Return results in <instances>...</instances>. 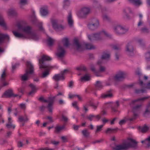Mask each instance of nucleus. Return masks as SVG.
Returning a JSON list of instances; mask_svg holds the SVG:
<instances>
[{
    "mask_svg": "<svg viewBox=\"0 0 150 150\" xmlns=\"http://www.w3.org/2000/svg\"><path fill=\"white\" fill-rule=\"evenodd\" d=\"M139 129L140 131L144 133L147 131L148 130L149 127L146 125H145L142 127H139Z\"/></svg>",
    "mask_w": 150,
    "mask_h": 150,
    "instance_id": "31",
    "label": "nucleus"
},
{
    "mask_svg": "<svg viewBox=\"0 0 150 150\" xmlns=\"http://www.w3.org/2000/svg\"><path fill=\"white\" fill-rule=\"evenodd\" d=\"M145 91V90L143 89L141 90H136L135 91V92L136 93H144Z\"/></svg>",
    "mask_w": 150,
    "mask_h": 150,
    "instance_id": "57",
    "label": "nucleus"
},
{
    "mask_svg": "<svg viewBox=\"0 0 150 150\" xmlns=\"http://www.w3.org/2000/svg\"><path fill=\"white\" fill-rule=\"evenodd\" d=\"M63 21V20L58 19H52L51 20L52 27L57 32L63 30L65 28L64 26L60 24Z\"/></svg>",
    "mask_w": 150,
    "mask_h": 150,
    "instance_id": "9",
    "label": "nucleus"
},
{
    "mask_svg": "<svg viewBox=\"0 0 150 150\" xmlns=\"http://www.w3.org/2000/svg\"><path fill=\"white\" fill-rule=\"evenodd\" d=\"M147 98V97H144L141 98H138L137 100H133L132 101V103L134 104L135 103L138 102V101H142L144 100L145 99H146Z\"/></svg>",
    "mask_w": 150,
    "mask_h": 150,
    "instance_id": "40",
    "label": "nucleus"
},
{
    "mask_svg": "<svg viewBox=\"0 0 150 150\" xmlns=\"http://www.w3.org/2000/svg\"><path fill=\"white\" fill-rule=\"evenodd\" d=\"M9 37L8 35L0 33V45L4 42V39L7 40L9 41ZM4 49L0 47V54L4 52Z\"/></svg>",
    "mask_w": 150,
    "mask_h": 150,
    "instance_id": "12",
    "label": "nucleus"
},
{
    "mask_svg": "<svg viewBox=\"0 0 150 150\" xmlns=\"http://www.w3.org/2000/svg\"><path fill=\"white\" fill-rule=\"evenodd\" d=\"M145 57L147 61L150 62V52L146 53L145 54Z\"/></svg>",
    "mask_w": 150,
    "mask_h": 150,
    "instance_id": "43",
    "label": "nucleus"
},
{
    "mask_svg": "<svg viewBox=\"0 0 150 150\" xmlns=\"http://www.w3.org/2000/svg\"><path fill=\"white\" fill-rule=\"evenodd\" d=\"M20 108L23 110H25L26 108V105L24 103H21L18 105Z\"/></svg>",
    "mask_w": 150,
    "mask_h": 150,
    "instance_id": "47",
    "label": "nucleus"
},
{
    "mask_svg": "<svg viewBox=\"0 0 150 150\" xmlns=\"http://www.w3.org/2000/svg\"><path fill=\"white\" fill-rule=\"evenodd\" d=\"M117 128H108L105 131V133L107 134H111L115 132L116 131Z\"/></svg>",
    "mask_w": 150,
    "mask_h": 150,
    "instance_id": "33",
    "label": "nucleus"
},
{
    "mask_svg": "<svg viewBox=\"0 0 150 150\" xmlns=\"http://www.w3.org/2000/svg\"><path fill=\"white\" fill-rule=\"evenodd\" d=\"M65 128L64 125L60 126L59 125L57 126L55 128V132L57 133H59Z\"/></svg>",
    "mask_w": 150,
    "mask_h": 150,
    "instance_id": "29",
    "label": "nucleus"
},
{
    "mask_svg": "<svg viewBox=\"0 0 150 150\" xmlns=\"http://www.w3.org/2000/svg\"><path fill=\"white\" fill-rule=\"evenodd\" d=\"M130 2L136 5H139L142 3L140 0H128Z\"/></svg>",
    "mask_w": 150,
    "mask_h": 150,
    "instance_id": "34",
    "label": "nucleus"
},
{
    "mask_svg": "<svg viewBox=\"0 0 150 150\" xmlns=\"http://www.w3.org/2000/svg\"><path fill=\"white\" fill-rule=\"evenodd\" d=\"M27 68L25 70V73L21 76V80L23 81L28 80L31 75L33 74L34 69L31 63L29 62H27L26 63Z\"/></svg>",
    "mask_w": 150,
    "mask_h": 150,
    "instance_id": "5",
    "label": "nucleus"
},
{
    "mask_svg": "<svg viewBox=\"0 0 150 150\" xmlns=\"http://www.w3.org/2000/svg\"><path fill=\"white\" fill-rule=\"evenodd\" d=\"M110 54L108 52H103L102 56L101 58L100 59H102L103 62V60H109L110 58Z\"/></svg>",
    "mask_w": 150,
    "mask_h": 150,
    "instance_id": "22",
    "label": "nucleus"
},
{
    "mask_svg": "<svg viewBox=\"0 0 150 150\" xmlns=\"http://www.w3.org/2000/svg\"><path fill=\"white\" fill-rule=\"evenodd\" d=\"M41 15L42 16H45L49 14V11L47 7L42 8L40 11Z\"/></svg>",
    "mask_w": 150,
    "mask_h": 150,
    "instance_id": "23",
    "label": "nucleus"
},
{
    "mask_svg": "<svg viewBox=\"0 0 150 150\" xmlns=\"http://www.w3.org/2000/svg\"><path fill=\"white\" fill-rule=\"evenodd\" d=\"M141 106V105H137V106L134 107L133 108V110H138L140 108Z\"/></svg>",
    "mask_w": 150,
    "mask_h": 150,
    "instance_id": "64",
    "label": "nucleus"
},
{
    "mask_svg": "<svg viewBox=\"0 0 150 150\" xmlns=\"http://www.w3.org/2000/svg\"><path fill=\"white\" fill-rule=\"evenodd\" d=\"M47 42L50 46H51L53 42V40L51 38H49L47 40Z\"/></svg>",
    "mask_w": 150,
    "mask_h": 150,
    "instance_id": "48",
    "label": "nucleus"
},
{
    "mask_svg": "<svg viewBox=\"0 0 150 150\" xmlns=\"http://www.w3.org/2000/svg\"><path fill=\"white\" fill-rule=\"evenodd\" d=\"M17 95H14L13 93V90L11 89H8L6 91L2 96V97L8 98L12 96H16Z\"/></svg>",
    "mask_w": 150,
    "mask_h": 150,
    "instance_id": "17",
    "label": "nucleus"
},
{
    "mask_svg": "<svg viewBox=\"0 0 150 150\" xmlns=\"http://www.w3.org/2000/svg\"><path fill=\"white\" fill-rule=\"evenodd\" d=\"M134 49L133 46L130 43H128L126 46V51L127 54L130 56H132L133 54Z\"/></svg>",
    "mask_w": 150,
    "mask_h": 150,
    "instance_id": "15",
    "label": "nucleus"
},
{
    "mask_svg": "<svg viewBox=\"0 0 150 150\" xmlns=\"http://www.w3.org/2000/svg\"><path fill=\"white\" fill-rule=\"evenodd\" d=\"M86 118L90 121H92L95 118V115L90 114L86 117Z\"/></svg>",
    "mask_w": 150,
    "mask_h": 150,
    "instance_id": "41",
    "label": "nucleus"
},
{
    "mask_svg": "<svg viewBox=\"0 0 150 150\" xmlns=\"http://www.w3.org/2000/svg\"><path fill=\"white\" fill-rule=\"evenodd\" d=\"M17 14L16 11L14 9H10L7 11V14L9 16H12L15 15Z\"/></svg>",
    "mask_w": 150,
    "mask_h": 150,
    "instance_id": "27",
    "label": "nucleus"
},
{
    "mask_svg": "<svg viewBox=\"0 0 150 150\" xmlns=\"http://www.w3.org/2000/svg\"><path fill=\"white\" fill-rule=\"evenodd\" d=\"M137 142L133 139L128 138L121 144L116 145L112 147V150H124L130 147L135 148Z\"/></svg>",
    "mask_w": 150,
    "mask_h": 150,
    "instance_id": "2",
    "label": "nucleus"
},
{
    "mask_svg": "<svg viewBox=\"0 0 150 150\" xmlns=\"http://www.w3.org/2000/svg\"><path fill=\"white\" fill-rule=\"evenodd\" d=\"M98 103L96 104L94 103H91L90 104V105L92 106L93 108L94 109H96L98 106Z\"/></svg>",
    "mask_w": 150,
    "mask_h": 150,
    "instance_id": "53",
    "label": "nucleus"
},
{
    "mask_svg": "<svg viewBox=\"0 0 150 150\" xmlns=\"http://www.w3.org/2000/svg\"><path fill=\"white\" fill-rule=\"evenodd\" d=\"M53 100H52V101L49 103L48 106L47 107L49 113H52L53 109Z\"/></svg>",
    "mask_w": 150,
    "mask_h": 150,
    "instance_id": "28",
    "label": "nucleus"
},
{
    "mask_svg": "<svg viewBox=\"0 0 150 150\" xmlns=\"http://www.w3.org/2000/svg\"><path fill=\"white\" fill-rule=\"evenodd\" d=\"M64 4L65 5H68L70 4L69 0H64Z\"/></svg>",
    "mask_w": 150,
    "mask_h": 150,
    "instance_id": "61",
    "label": "nucleus"
},
{
    "mask_svg": "<svg viewBox=\"0 0 150 150\" xmlns=\"http://www.w3.org/2000/svg\"><path fill=\"white\" fill-rule=\"evenodd\" d=\"M103 18L104 20L107 21H110L111 20L110 18L107 15H104L103 16Z\"/></svg>",
    "mask_w": 150,
    "mask_h": 150,
    "instance_id": "44",
    "label": "nucleus"
},
{
    "mask_svg": "<svg viewBox=\"0 0 150 150\" xmlns=\"http://www.w3.org/2000/svg\"><path fill=\"white\" fill-rule=\"evenodd\" d=\"M113 105L114 106L112 107V109L114 112H116L117 111V108L119 106V102L118 101H117L116 103L114 104Z\"/></svg>",
    "mask_w": 150,
    "mask_h": 150,
    "instance_id": "37",
    "label": "nucleus"
},
{
    "mask_svg": "<svg viewBox=\"0 0 150 150\" xmlns=\"http://www.w3.org/2000/svg\"><path fill=\"white\" fill-rule=\"evenodd\" d=\"M91 12L90 9L88 7H84L80 11L79 13L77 15L80 17H83L87 15Z\"/></svg>",
    "mask_w": 150,
    "mask_h": 150,
    "instance_id": "13",
    "label": "nucleus"
},
{
    "mask_svg": "<svg viewBox=\"0 0 150 150\" xmlns=\"http://www.w3.org/2000/svg\"><path fill=\"white\" fill-rule=\"evenodd\" d=\"M69 71L68 69H65L64 71H61L60 74L61 75L64 76V75L68 73Z\"/></svg>",
    "mask_w": 150,
    "mask_h": 150,
    "instance_id": "45",
    "label": "nucleus"
},
{
    "mask_svg": "<svg viewBox=\"0 0 150 150\" xmlns=\"http://www.w3.org/2000/svg\"><path fill=\"white\" fill-rule=\"evenodd\" d=\"M29 86L31 88V91L29 93V95H32L35 93L36 91L38 90V88H37L33 84H30Z\"/></svg>",
    "mask_w": 150,
    "mask_h": 150,
    "instance_id": "25",
    "label": "nucleus"
},
{
    "mask_svg": "<svg viewBox=\"0 0 150 150\" xmlns=\"http://www.w3.org/2000/svg\"><path fill=\"white\" fill-rule=\"evenodd\" d=\"M126 74L125 73L120 71L114 77L115 80L117 81H120L125 77Z\"/></svg>",
    "mask_w": 150,
    "mask_h": 150,
    "instance_id": "16",
    "label": "nucleus"
},
{
    "mask_svg": "<svg viewBox=\"0 0 150 150\" xmlns=\"http://www.w3.org/2000/svg\"><path fill=\"white\" fill-rule=\"evenodd\" d=\"M62 120L65 122H67L68 120V118L66 117V116L64 115H62Z\"/></svg>",
    "mask_w": 150,
    "mask_h": 150,
    "instance_id": "60",
    "label": "nucleus"
},
{
    "mask_svg": "<svg viewBox=\"0 0 150 150\" xmlns=\"http://www.w3.org/2000/svg\"><path fill=\"white\" fill-rule=\"evenodd\" d=\"M50 69H44L46 70L45 71L43 72L42 74L41 77L42 78H45L47 77L49 74V70Z\"/></svg>",
    "mask_w": 150,
    "mask_h": 150,
    "instance_id": "32",
    "label": "nucleus"
},
{
    "mask_svg": "<svg viewBox=\"0 0 150 150\" xmlns=\"http://www.w3.org/2000/svg\"><path fill=\"white\" fill-rule=\"evenodd\" d=\"M5 25L4 20L2 16L0 14V25L2 26H5Z\"/></svg>",
    "mask_w": 150,
    "mask_h": 150,
    "instance_id": "42",
    "label": "nucleus"
},
{
    "mask_svg": "<svg viewBox=\"0 0 150 150\" xmlns=\"http://www.w3.org/2000/svg\"><path fill=\"white\" fill-rule=\"evenodd\" d=\"M103 63V62L102 59H99L97 62V64L99 66V69L98 71L96 70V66H95L93 64L91 65V70L97 76H100L101 75L100 73L104 72L105 71V67L101 65Z\"/></svg>",
    "mask_w": 150,
    "mask_h": 150,
    "instance_id": "8",
    "label": "nucleus"
},
{
    "mask_svg": "<svg viewBox=\"0 0 150 150\" xmlns=\"http://www.w3.org/2000/svg\"><path fill=\"white\" fill-rule=\"evenodd\" d=\"M103 125H101L99 126H97V129L96 131V133H97L99 131L101 130V128L103 127Z\"/></svg>",
    "mask_w": 150,
    "mask_h": 150,
    "instance_id": "46",
    "label": "nucleus"
},
{
    "mask_svg": "<svg viewBox=\"0 0 150 150\" xmlns=\"http://www.w3.org/2000/svg\"><path fill=\"white\" fill-rule=\"evenodd\" d=\"M144 115L146 117L150 115V103L148 105Z\"/></svg>",
    "mask_w": 150,
    "mask_h": 150,
    "instance_id": "30",
    "label": "nucleus"
},
{
    "mask_svg": "<svg viewBox=\"0 0 150 150\" xmlns=\"http://www.w3.org/2000/svg\"><path fill=\"white\" fill-rule=\"evenodd\" d=\"M127 120L125 119H123L120 120L119 122V124L120 125H122L125 123Z\"/></svg>",
    "mask_w": 150,
    "mask_h": 150,
    "instance_id": "56",
    "label": "nucleus"
},
{
    "mask_svg": "<svg viewBox=\"0 0 150 150\" xmlns=\"http://www.w3.org/2000/svg\"><path fill=\"white\" fill-rule=\"evenodd\" d=\"M13 121L10 117L8 119V122L6 125V127L8 129H14L15 127V125L12 123Z\"/></svg>",
    "mask_w": 150,
    "mask_h": 150,
    "instance_id": "18",
    "label": "nucleus"
},
{
    "mask_svg": "<svg viewBox=\"0 0 150 150\" xmlns=\"http://www.w3.org/2000/svg\"><path fill=\"white\" fill-rule=\"evenodd\" d=\"M19 30L23 32L22 33H18L16 31L13 32L16 37L23 38H29L35 40H37L39 37L32 31V27L26 25L25 21H22L18 24Z\"/></svg>",
    "mask_w": 150,
    "mask_h": 150,
    "instance_id": "1",
    "label": "nucleus"
},
{
    "mask_svg": "<svg viewBox=\"0 0 150 150\" xmlns=\"http://www.w3.org/2000/svg\"><path fill=\"white\" fill-rule=\"evenodd\" d=\"M143 24V22L142 19H140L139 21L138 24V26H142Z\"/></svg>",
    "mask_w": 150,
    "mask_h": 150,
    "instance_id": "59",
    "label": "nucleus"
},
{
    "mask_svg": "<svg viewBox=\"0 0 150 150\" xmlns=\"http://www.w3.org/2000/svg\"><path fill=\"white\" fill-rule=\"evenodd\" d=\"M113 30L114 32L118 35L124 34L128 30L127 29L119 24L114 26L113 27Z\"/></svg>",
    "mask_w": 150,
    "mask_h": 150,
    "instance_id": "10",
    "label": "nucleus"
},
{
    "mask_svg": "<svg viewBox=\"0 0 150 150\" xmlns=\"http://www.w3.org/2000/svg\"><path fill=\"white\" fill-rule=\"evenodd\" d=\"M80 126L74 125H73V128L75 130H77L80 127Z\"/></svg>",
    "mask_w": 150,
    "mask_h": 150,
    "instance_id": "63",
    "label": "nucleus"
},
{
    "mask_svg": "<svg viewBox=\"0 0 150 150\" xmlns=\"http://www.w3.org/2000/svg\"><path fill=\"white\" fill-rule=\"evenodd\" d=\"M101 118V117L100 115L98 114L96 115H95V118H96L98 120H99Z\"/></svg>",
    "mask_w": 150,
    "mask_h": 150,
    "instance_id": "62",
    "label": "nucleus"
},
{
    "mask_svg": "<svg viewBox=\"0 0 150 150\" xmlns=\"http://www.w3.org/2000/svg\"><path fill=\"white\" fill-rule=\"evenodd\" d=\"M137 114L134 113L133 117L130 118L129 119V120H130V121H131L133 120H134L136 118V117L137 116Z\"/></svg>",
    "mask_w": 150,
    "mask_h": 150,
    "instance_id": "58",
    "label": "nucleus"
},
{
    "mask_svg": "<svg viewBox=\"0 0 150 150\" xmlns=\"http://www.w3.org/2000/svg\"><path fill=\"white\" fill-rule=\"evenodd\" d=\"M95 86L96 87L99 89H101L103 87V86L101 82L99 81H96Z\"/></svg>",
    "mask_w": 150,
    "mask_h": 150,
    "instance_id": "39",
    "label": "nucleus"
},
{
    "mask_svg": "<svg viewBox=\"0 0 150 150\" xmlns=\"http://www.w3.org/2000/svg\"><path fill=\"white\" fill-rule=\"evenodd\" d=\"M51 60V58L49 56L46 55H42L41 58L38 60L40 69H47L51 68L52 67L50 65L45 64L44 62L45 61H48Z\"/></svg>",
    "mask_w": 150,
    "mask_h": 150,
    "instance_id": "7",
    "label": "nucleus"
},
{
    "mask_svg": "<svg viewBox=\"0 0 150 150\" xmlns=\"http://www.w3.org/2000/svg\"><path fill=\"white\" fill-rule=\"evenodd\" d=\"M42 23H40L38 25V27L39 28V30H40L43 32H44L45 30L44 28L42 26Z\"/></svg>",
    "mask_w": 150,
    "mask_h": 150,
    "instance_id": "52",
    "label": "nucleus"
},
{
    "mask_svg": "<svg viewBox=\"0 0 150 150\" xmlns=\"http://www.w3.org/2000/svg\"><path fill=\"white\" fill-rule=\"evenodd\" d=\"M82 134L85 137H87L89 136L90 132L86 129H83L82 131Z\"/></svg>",
    "mask_w": 150,
    "mask_h": 150,
    "instance_id": "38",
    "label": "nucleus"
},
{
    "mask_svg": "<svg viewBox=\"0 0 150 150\" xmlns=\"http://www.w3.org/2000/svg\"><path fill=\"white\" fill-rule=\"evenodd\" d=\"M142 31L144 33H148L149 32V30L146 28H144L142 29Z\"/></svg>",
    "mask_w": 150,
    "mask_h": 150,
    "instance_id": "55",
    "label": "nucleus"
},
{
    "mask_svg": "<svg viewBox=\"0 0 150 150\" xmlns=\"http://www.w3.org/2000/svg\"><path fill=\"white\" fill-rule=\"evenodd\" d=\"M123 12L125 15V17L127 18H129L130 16L128 15V13L132 14L133 13V11L131 8L129 7H127L123 10Z\"/></svg>",
    "mask_w": 150,
    "mask_h": 150,
    "instance_id": "20",
    "label": "nucleus"
},
{
    "mask_svg": "<svg viewBox=\"0 0 150 150\" xmlns=\"http://www.w3.org/2000/svg\"><path fill=\"white\" fill-rule=\"evenodd\" d=\"M28 2V0H20V4L21 5L26 4Z\"/></svg>",
    "mask_w": 150,
    "mask_h": 150,
    "instance_id": "51",
    "label": "nucleus"
},
{
    "mask_svg": "<svg viewBox=\"0 0 150 150\" xmlns=\"http://www.w3.org/2000/svg\"><path fill=\"white\" fill-rule=\"evenodd\" d=\"M90 79V76L88 74H86L83 76L81 77L80 79V81L82 82L88 81Z\"/></svg>",
    "mask_w": 150,
    "mask_h": 150,
    "instance_id": "26",
    "label": "nucleus"
},
{
    "mask_svg": "<svg viewBox=\"0 0 150 150\" xmlns=\"http://www.w3.org/2000/svg\"><path fill=\"white\" fill-rule=\"evenodd\" d=\"M6 76V74L5 70H4L2 74L0 81L2 83V85L0 86L1 88L2 87L7 86L8 84V83L5 81V78Z\"/></svg>",
    "mask_w": 150,
    "mask_h": 150,
    "instance_id": "14",
    "label": "nucleus"
},
{
    "mask_svg": "<svg viewBox=\"0 0 150 150\" xmlns=\"http://www.w3.org/2000/svg\"><path fill=\"white\" fill-rule=\"evenodd\" d=\"M137 42L139 45H141L143 44L144 43L143 40L141 39H138L137 40Z\"/></svg>",
    "mask_w": 150,
    "mask_h": 150,
    "instance_id": "54",
    "label": "nucleus"
},
{
    "mask_svg": "<svg viewBox=\"0 0 150 150\" xmlns=\"http://www.w3.org/2000/svg\"><path fill=\"white\" fill-rule=\"evenodd\" d=\"M74 44L77 50L79 51L82 50L85 47L86 49L88 50H91L95 48V46L92 44L83 43H80L77 39H75L74 40Z\"/></svg>",
    "mask_w": 150,
    "mask_h": 150,
    "instance_id": "6",
    "label": "nucleus"
},
{
    "mask_svg": "<svg viewBox=\"0 0 150 150\" xmlns=\"http://www.w3.org/2000/svg\"><path fill=\"white\" fill-rule=\"evenodd\" d=\"M77 102L75 101L72 103V106L76 108L77 110H78L79 109V108L77 105Z\"/></svg>",
    "mask_w": 150,
    "mask_h": 150,
    "instance_id": "50",
    "label": "nucleus"
},
{
    "mask_svg": "<svg viewBox=\"0 0 150 150\" xmlns=\"http://www.w3.org/2000/svg\"><path fill=\"white\" fill-rule=\"evenodd\" d=\"M69 45V42L68 38H63L59 44L57 52L56 53V55L60 58L63 57L64 56L65 51L62 46L67 47Z\"/></svg>",
    "mask_w": 150,
    "mask_h": 150,
    "instance_id": "4",
    "label": "nucleus"
},
{
    "mask_svg": "<svg viewBox=\"0 0 150 150\" xmlns=\"http://www.w3.org/2000/svg\"><path fill=\"white\" fill-rule=\"evenodd\" d=\"M67 21L69 26L72 27L73 26L74 21L71 13H69L68 14L67 17Z\"/></svg>",
    "mask_w": 150,
    "mask_h": 150,
    "instance_id": "19",
    "label": "nucleus"
},
{
    "mask_svg": "<svg viewBox=\"0 0 150 150\" xmlns=\"http://www.w3.org/2000/svg\"><path fill=\"white\" fill-rule=\"evenodd\" d=\"M25 119H24V117L20 116L18 118L19 121L20 122L27 121L28 120V119L27 115H25Z\"/></svg>",
    "mask_w": 150,
    "mask_h": 150,
    "instance_id": "36",
    "label": "nucleus"
},
{
    "mask_svg": "<svg viewBox=\"0 0 150 150\" xmlns=\"http://www.w3.org/2000/svg\"><path fill=\"white\" fill-rule=\"evenodd\" d=\"M53 79L56 81L59 80H63L65 79V77L61 75L60 74L55 75L52 78Z\"/></svg>",
    "mask_w": 150,
    "mask_h": 150,
    "instance_id": "21",
    "label": "nucleus"
},
{
    "mask_svg": "<svg viewBox=\"0 0 150 150\" xmlns=\"http://www.w3.org/2000/svg\"><path fill=\"white\" fill-rule=\"evenodd\" d=\"M142 143L145 144L147 147H149L150 146V137H148L145 140L142 141Z\"/></svg>",
    "mask_w": 150,
    "mask_h": 150,
    "instance_id": "35",
    "label": "nucleus"
},
{
    "mask_svg": "<svg viewBox=\"0 0 150 150\" xmlns=\"http://www.w3.org/2000/svg\"><path fill=\"white\" fill-rule=\"evenodd\" d=\"M99 22L98 19L92 18L88 25V28L91 30H93L96 29L99 26Z\"/></svg>",
    "mask_w": 150,
    "mask_h": 150,
    "instance_id": "11",
    "label": "nucleus"
},
{
    "mask_svg": "<svg viewBox=\"0 0 150 150\" xmlns=\"http://www.w3.org/2000/svg\"><path fill=\"white\" fill-rule=\"evenodd\" d=\"M61 139L63 142H66L68 141L67 137L66 136H62L61 137Z\"/></svg>",
    "mask_w": 150,
    "mask_h": 150,
    "instance_id": "49",
    "label": "nucleus"
},
{
    "mask_svg": "<svg viewBox=\"0 0 150 150\" xmlns=\"http://www.w3.org/2000/svg\"><path fill=\"white\" fill-rule=\"evenodd\" d=\"M110 37L109 34L105 30L101 31L91 35H88V38L90 40H94L101 41L104 39L106 37Z\"/></svg>",
    "mask_w": 150,
    "mask_h": 150,
    "instance_id": "3",
    "label": "nucleus"
},
{
    "mask_svg": "<svg viewBox=\"0 0 150 150\" xmlns=\"http://www.w3.org/2000/svg\"><path fill=\"white\" fill-rule=\"evenodd\" d=\"M112 96V95L111 92V91H110L107 92L106 93L102 94L101 97L102 98H105L111 97Z\"/></svg>",
    "mask_w": 150,
    "mask_h": 150,
    "instance_id": "24",
    "label": "nucleus"
}]
</instances>
